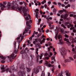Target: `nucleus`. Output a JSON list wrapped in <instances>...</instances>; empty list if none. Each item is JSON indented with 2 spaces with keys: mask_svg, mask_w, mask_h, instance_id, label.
Listing matches in <instances>:
<instances>
[{
  "mask_svg": "<svg viewBox=\"0 0 76 76\" xmlns=\"http://www.w3.org/2000/svg\"><path fill=\"white\" fill-rule=\"evenodd\" d=\"M31 23H32V20H30L29 21H26V27L25 29V31L23 32V34H20L19 35V37L16 38V40H19V39H20V38H21L20 42H21V41L23 39V38L24 37L23 35H24L25 34L27 33L28 31H29V29L31 28V25L30 24Z\"/></svg>",
  "mask_w": 76,
  "mask_h": 76,
  "instance_id": "f257e3e1",
  "label": "nucleus"
},
{
  "mask_svg": "<svg viewBox=\"0 0 76 76\" xmlns=\"http://www.w3.org/2000/svg\"><path fill=\"white\" fill-rule=\"evenodd\" d=\"M22 11L23 12L24 16H26V17H25L26 20H29V19H31L30 15L29 14L28 15V14H27V12H29V8H28V7L26 6L24 7L23 8Z\"/></svg>",
  "mask_w": 76,
  "mask_h": 76,
  "instance_id": "f03ea898",
  "label": "nucleus"
},
{
  "mask_svg": "<svg viewBox=\"0 0 76 76\" xmlns=\"http://www.w3.org/2000/svg\"><path fill=\"white\" fill-rule=\"evenodd\" d=\"M11 68L12 69H9V68H7V69H6L4 67V65H2V66L1 67V69L3 70L1 72V73H3V72L6 71L7 73L8 72H9L10 73H12V72L16 71V69H15L14 66H12Z\"/></svg>",
  "mask_w": 76,
  "mask_h": 76,
  "instance_id": "7ed1b4c3",
  "label": "nucleus"
},
{
  "mask_svg": "<svg viewBox=\"0 0 76 76\" xmlns=\"http://www.w3.org/2000/svg\"><path fill=\"white\" fill-rule=\"evenodd\" d=\"M65 25L66 26H67V27L68 28H70V27H71L70 28V30H72L73 29V32L74 33H76V30L75 29V27H73V25L70 24V22H66L65 23Z\"/></svg>",
  "mask_w": 76,
  "mask_h": 76,
  "instance_id": "20e7f679",
  "label": "nucleus"
},
{
  "mask_svg": "<svg viewBox=\"0 0 76 76\" xmlns=\"http://www.w3.org/2000/svg\"><path fill=\"white\" fill-rule=\"evenodd\" d=\"M61 54L64 58H65V56H66V50L64 48H62L60 51Z\"/></svg>",
  "mask_w": 76,
  "mask_h": 76,
  "instance_id": "39448f33",
  "label": "nucleus"
},
{
  "mask_svg": "<svg viewBox=\"0 0 76 76\" xmlns=\"http://www.w3.org/2000/svg\"><path fill=\"white\" fill-rule=\"evenodd\" d=\"M17 56V55H16L15 56V54L13 53L11 54L10 56H8L7 57L8 58L10 59V61H12V60H13L14 58H15V57Z\"/></svg>",
  "mask_w": 76,
  "mask_h": 76,
  "instance_id": "423d86ee",
  "label": "nucleus"
},
{
  "mask_svg": "<svg viewBox=\"0 0 76 76\" xmlns=\"http://www.w3.org/2000/svg\"><path fill=\"white\" fill-rule=\"evenodd\" d=\"M11 8L12 9L16 10V11L18 10L19 11H21V10H22V7H15L13 6H12Z\"/></svg>",
  "mask_w": 76,
  "mask_h": 76,
  "instance_id": "0eeeda50",
  "label": "nucleus"
},
{
  "mask_svg": "<svg viewBox=\"0 0 76 76\" xmlns=\"http://www.w3.org/2000/svg\"><path fill=\"white\" fill-rule=\"evenodd\" d=\"M67 17H68V14H66L65 15H61V18L62 19L64 18V20L66 19L67 20V21H68L69 20V19L67 18Z\"/></svg>",
  "mask_w": 76,
  "mask_h": 76,
  "instance_id": "6e6552de",
  "label": "nucleus"
},
{
  "mask_svg": "<svg viewBox=\"0 0 76 76\" xmlns=\"http://www.w3.org/2000/svg\"><path fill=\"white\" fill-rule=\"evenodd\" d=\"M18 74L19 76H25V72L24 71L22 72L21 71H20Z\"/></svg>",
  "mask_w": 76,
  "mask_h": 76,
  "instance_id": "1a4fd4ad",
  "label": "nucleus"
},
{
  "mask_svg": "<svg viewBox=\"0 0 76 76\" xmlns=\"http://www.w3.org/2000/svg\"><path fill=\"white\" fill-rule=\"evenodd\" d=\"M45 58H44V60H48L49 57H50L51 56H49L47 53H46L44 55Z\"/></svg>",
  "mask_w": 76,
  "mask_h": 76,
  "instance_id": "9d476101",
  "label": "nucleus"
},
{
  "mask_svg": "<svg viewBox=\"0 0 76 76\" xmlns=\"http://www.w3.org/2000/svg\"><path fill=\"white\" fill-rule=\"evenodd\" d=\"M75 39L73 38V37L70 36L69 37V39L70 40H72L71 43L73 44V42H75L76 43V37L75 38Z\"/></svg>",
  "mask_w": 76,
  "mask_h": 76,
  "instance_id": "9b49d317",
  "label": "nucleus"
},
{
  "mask_svg": "<svg viewBox=\"0 0 76 76\" xmlns=\"http://www.w3.org/2000/svg\"><path fill=\"white\" fill-rule=\"evenodd\" d=\"M56 29L57 30V31H56V35L55 36V38L56 40H57V38L58 37V32L59 31V28L57 27H56Z\"/></svg>",
  "mask_w": 76,
  "mask_h": 76,
  "instance_id": "f8f14e48",
  "label": "nucleus"
},
{
  "mask_svg": "<svg viewBox=\"0 0 76 76\" xmlns=\"http://www.w3.org/2000/svg\"><path fill=\"white\" fill-rule=\"evenodd\" d=\"M64 41H66V44H68V45L69 46H70V45H71V43H70V42H69V40H68V39H67L66 38H65L64 39Z\"/></svg>",
  "mask_w": 76,
  "mask_h": 76,
  "instance_id": "ddd939ff",
  "label": "nucleus"
},
{
  "mask_svg": "<svg viewBox=\"0 0 76 76\" xmlns=\"http://www.w3.org/2000/svg\"><path fill=\"white\" fill-rule=\"evenodd\" d=\"M39 67H37V68H34L33 69V72H34V73H36L37 74V73H38V72H39V69H38V68Z\"/></svg>",
  "mask_w": 76,
  "mask_h": 76,
  "instance_id": "4468645a",
  "label": "nucleus"
},
{
  "mask_svg": "<svg viewBox=\"0 0 76 76\" xmlns=\"http://www.w3.org/2000/svg\"><path fill=\"white\" fill-rule=\"evenodd\" d=\"M45 64L49 67H54V65H52L50 64V62H48L47 61H46Z\"/></svg>",
  "mask_w": 76,
  "mask_h": 76,
  "instance_id": "2eb2a0df",
  "label": "nucleus"
},
{
  "mask_svg": "<svg viewBox=\"0 0 76 76\" xmlns=\"http://www.w3.org/2000/svg\"><path fill=\"white\" fill-rule=\"evenodd\" d=\"M39 10H38V9H36L35 11V12L36 13L35 16L36 18H37V19H38V15H39Z\"/></svg>",
  "mask_w": 76,
  "mask_h": 76,
  "instance_id": "dca6fc26",
  "label": "nucleus"
},
{
  "mask_svg": "<svg viewBox=\"0 0 76 76\" xmlns=\"http://www.w3.org/2000/svg\"><path fill=\"white\" fill-rule=\"evenodd\" d=\"M14 53H15V54H17V53H18V50H16V42H14Z\"/></svg>",
  "mask_w": 76,
  "mask_h": 76,
  "instance_id": "f3484780",
  "label": "nucleus"
},
{
  "mask_svg": "<svg viewBox=\"0 0 76 76\" xmlns=\"http://www.w3.org/2000/svg\"><path fill=\"white\" fill-rule=\"evenodd\" d=\"M47 20H48V21H47V23H49V26H50V27H51V24H53V23L51 22H50V20L49 19V18H46Z\"/></svg>",
  "mask_w": 76,
  "mask_h": 76,
  "instance_id": "a211bd4d",
  "label": "nucleus"
},
{
  "mask_svg": "<svg viewBox=\"0 0 76 76\" xmlns=\"http://www.w3.org/2000/svg\"><path fill=\"white\" fill-rule=\"evenodd\" d=\"M0 7H1V10H4V8H6V6L2 3L0 4Z\"/></svg>",
  "mask_w": 76,
  "mask_h": 76,
  "instance_id": "6ab92c4d",
  "label": "nucleus"
},
{
  "mask_svg": "<svg viewBox=\"0 0 76 76\" xmlns=\"http://www.w3.org/2000/svg\"><path fill=\"white\" fill-rule=\"evenodd\" d=\"M0 58H2V60L1 61V63H5V59H6V58L3 56H0Z\"/></svg>",
  "mask_w": 76,
  "mask_h": 76,
  "instance_id": "aec40b11",
  "label": "nucleus"
},
{
  "mask_svg": "<svg viewBox=\"0 0 76 76\" xmlns=\"http://www.w3.org/2000/svg\"><path fill=\"white\" fill-rule=\"evenodd\" d=\"M12 4V3L10 2H8L7 8L8 10L11 9V5Z\"/></svg>",
  "mask_w": 76,
  "mask_h": 76,
  "instance_id": "412c9836",
  "label": "nucleus"
},
{
  "mask_svg": "<svg viewBox=\"0 0 76 76\" xmlns=\"http://www.w3.org/2000/svg\"><path fill=\"white\" fill-rule=\"evenodd\" d=\"M65 72L66 73V75L67 76H70L71 75V74L70 73L69 74V70H66L65 71Z\"/></svg>",
  "mask_w": 76,
  "mask_h": 76,
  "instance_id": "4be33fe9",
  "label": "nucleus"
},
{
  "mask_svg": "<svg viewBox=\"0 0 76 76\" xmlns=\"http://www.w3.org/2000/svg\"><path fill=\"white\" fill-rule=\"evenodd\" d=\"M59 42L58 43V44H60V45L64 44V42H63L62 39H59Z\"/></svg>",
  "mask_w": 76,
  "mask_h": 76,
  "instance_id": "5701e85b",
  "label": "nucleus"
},
{
  "mask_svg": "<svg viewBox=\"0 0 76 76\" xmlns=\"http://www.w3.org/2000/svg\"><path fill=\"white\" fill-rule=\"evenodd\" d=\"M33 64H34V62L32 61H31V62H29L28 63V65L29 66H31L33 65Z\"/></svg>",
  "mask_w": 76,
  "mask_h": 76,
  "instance_id": "b1692460",
  "label": "nucleus"
},
{
  "mask_svg": "<svg viewBox=\"0 0 76 76\" xmlns=\"http://www.w3.org/2000/svg\"><path fill=\"white\" fill-rule=\"evenodd\" d=\"M45 40H46V39H45L43 38V40L41 41H41L39 42H40V44H42L43 42H45Z\"/></svg>",
  "mask_w": 76,
  "mask_h": 76,
  "instance_id": "393cba45",
  "label": "nucleus"
},
{
  "mask_svg": "<svg viewBox=\"0 0 76 76\" xmlns=\"http://www.w3.org/2000/svg\"><path fill=\"white\" fill-rule=\"evenodd\" d=\"M41 41V39H35V41L36 42H38V41L39 42H40Z\"/></svg>",
  "mask_w": 76,
  "mask_h": 76,
  "instance_id": "a878e982",
  "label": "nucleus"
},
{
  "mask_svg": "<svg viewBox=\"0 0 76 76\" xmlns=\"http://www.w3.org/2000/svg\"><path fill=\"white\" fill-rule=\"evenodd\" d=\"M70 17H74L75 19H76V15H74L73 14H70L69 15Z\"/></svg>",
  "mask_w": 76,
  "mask_h": 76,
  "instance_id": "bb28decb",
  "label": "nucleus"
},
{
  "mask_svg": "<svg viewBox=\"0 0 76 76\" xmlns=\"http://www.w3.org/2000/svg\"><path fill=\"white\" fill-rule=\"evenodd\" d=\"M64 12H66V10H61L59 11V12L60 14H61L62 13Z\"/></svg>",
  "mask_w": 76,
  "mask_h": 76,
  "instance_id": "cd10ccee",
  "label": "nucleus"
},
{
  "mask_svg": "<svg viewBox=\"0 0 76 76\" xmlns=\"http://www.w3.org/2000/svg\"><path fill=\"white\" fill-rule=\"evenodd\" d=\"M20 69H23V70H25V68H24V64H23L21 65V66L20 67Z\"/></svg>",
  "mask_w": 76,
  "mask_h": 76,
  "instance_id": "c85d7f7f",
  "label": "nucleus"
},
{
  "mask_svg": "<svg viewBox=\"0 0 76 76\" xmlns=\"http://www.w3.org/2000/svg\"><path fill=\"white\" fill-rule=\"evenodd\" d=\"M34 36H35V34L33 33V35L31 37L29 38V39L31 41H32V37H34Z\"/></svg>",
  "mask_w": 76,
  "mask_h": 76,
  "instance_id": "c756f323",
  "label": "nucleus"
},
{
  "mask_svg": "<svg viewBox=\"0 0 76 76\" xmlns=\"http://www.w3.org/2000/svg\"><path fill=\"white\" fill-rule=\"evenodd\" d=\"M64 63H66L67 62H70V60L69 59H65L64 61Z\"/></svg>",
  "mask_w": 76,
  "mask_h": 76,
  "instance_id": "7c9ffc66",
  "label": "nucleus"
},
{
  "mask_svg": "<svg viewBox=\"0 0 76 76\" xmlns=\"http://www.w3.org/2000/svg\"><path fill=\"white\" fill-rule=\"evenodd\" d=\"M56 12H57V10L56 9L54 8L53 10V13L56 14Z\"/></svg>",
  "mask_w": 76,
  "mask_h": 76,
  "instance_id": "2f4dec72",
  "label": "nucleus"
},
{
  "mask_svg": "<svg viewBox=\"0 0 76 76\" xmlns=\"http://www.w3.org/2000/svg\"><path fill=\"white\" fill-rule=\"evenodd\" d=\"M37 1H37V0H34V3H35V5H36V6H38V4L37 3H37Z\"/></svg>",
  "mask_w": 76,
  "mask_h": 76,
  "instance_id": "473e14b6",
  "label": "nucleus"
},
{
  "mask_svg": "<svg viewBox=\"0 0 76 76\" xmlns=\"http://www.w3.org/2000/svg\"><path fill=\"white\" fill-rule=\"evenodd\" d=\"M27 72L28 73V72H31V68H27Z\"/></svg>",
  "mask_w": 76,
  "mask_h": 76,
  "instance_id": "72a5a7b5",
  "label": "nucleus"
},
{
  "mask_svg": "<svg viewBox=\"0 0 76 76\" xmlns=\"http://www.w3.org/2000/svg\"><path fill=\"white\" fill-rule=\"evenodd\" d=\"M62 38V36H61V35H58V38L59 39H60V38Z\"/></svg>",
  "mask_w": 76,
  "mask_h": 76,
  "instance_id": "f704fd0d",
  "label": "nucleus"
},
{
  "mask_svg": "<svg viewBox=\"0 0 76 76\" xmlns=\"http://www.w3.org/2000/svg\"><path fill=\"white\" fill-rule=\"evenodd\" d=\"M39 50V49L38 48H36V54L37 55L38 54V51Z\"/></svg>",
  "mask_w": 76,
  "mask_h": 76,
  "instance_id": "c9c22d12",
  "label": "nucleus"
},
{
  "mask_svg": "<svg viewBox=\"0 0 76 76\" xmlns=\"http://www.w3.org/2000/svg\"><path fill=\"white\" fill-rule=\"evenodd\" d=\"M30 57L31 58V60H33L34 59V56L33 55H31Z\"/></svg>",
  "mask_w": 76,
  "mask_h": 76,
  "instance_id": "e433bc0d",
  "label": "nucleus"
},
{
  "mask_svg": "<svg viewBox=\"0 0 76 76\" xmlns=\"http://www.w3.org/2000/svg\"><path fill=\"white\" fill-rule=\"evenodd\" d=\"M61 26H62V27H63L64 28V29H66V26H64V24H62L61 25Z\"/></svg>",
  "mask_w": 76,
  "mask_h": 76,
  "instance_id": "4c0bfd02",
  "label": "nucleus"
},
{
  "mask_svg": "<svg viewBox=\"0 0 76 76\" xmlns=\"http://www.w3.org/2000/svg\"><path fill=\"white\" fill-rule=\"evenodd\" d=\"M39 55L37 56V57L36 61L37 62H38V60H39Z\"/></svg>",
  "mask_w": 76,
  "mask_h": 76,
  "instance_id": "58836bf2",
  "label": "nucleus"
},
{
  "mask_svg": "<svg viewBox=\"0 0 76 76\" xmlns=\"http://www.w3.org/2000/svg\"><path fill=\"white\" fill-rule=\"evenodd\" d=\"M51 60H53L54 61H55L56 62V59H55V57H52L51 58Z\"/></svg>",
  "mask_w": 76,
  "mask_h": 76,
  "instance_id": "ea45409f",
  "label": "nucleus"
},
{
  "mask_svg": "<svg viewBox=\"0 0 76 76\" xmlns=\"http://www.w3.org/2000/svg\"><path fill=\"white\" fill-rule=\"evenodd\" d=\"M46 3V0H44L43 1H42V4H44V3Z\"/></svg>",
  "mask_w": 76,
  "mask_h": 76,
  "instance_id": "a19ab883",
  "label": "nucleus"
},
{
  "mask_svg": "<svg viewBox=\"0 0 76 76\" xmlns=\"http://www.w3.org/2000/svg\"><path fill=\"white\" fill-rule=\"evenodd\" d=\"M42 18H44V17L45 18H47V16L46 15H42Z\"/></svg>",
  "mask_w": 76,
  "mask_h": 76,
  "instance_id": "79ce46f5",
  "label": "nucleus"
},
{
  "mask_svg": "<svg viewBox=\"0 0 76 76\" xmlns=\"http://www.w3.org/2000/svg\"><path fill=\"white\" fill-rule=\"evenodd\" d=\"M37 3H38V6H40L41 5V3H40L39 2V1H37Z\"/></svg>",
  "mask_w": 76,
  "mask_h": 76,
  "instance_id": "37998d69",
  "label": "nucleus"
},
{
  "mask_svg": "<svg viewBox=\"0 0 76 76\" xmlns=\"http://www.w3.org/2000/svg\"><path fill=\"white\" fill-rule=\"evenodd\" d=\"M61 32H62V33H63V32H64V29H60Z\"/></svg>",
  "mask_w": 76,
  "mask_h": 76,
  "instance_id": "c03bdc74",
  "label": "nucleus"
},
{
  "mask_svg": "<svg viewBox=\"0 0 76 76\" xmlns=\"http://www.w3.org/2000/svg\"><path fill=\"white\" fill-rule=\"evenodd\" d=\"M64 36L66 38H69V36L66 34H65Z\"/></svg>",
  "mask_w": 76,
  "mask_h": 76,
  "instance_id": "a18cd8bd",
  "label": "nucleus"
},
{
  "mask_svg": "<svg viewBox=\"0 0 76 76\" xmlns=\"http://www.w3.org/2000/svg\"><path fill=\"white\" fill-rule=\"evenodd\" d=\"M58 73V71L57 70L56 71V72H55V75H57V73Z\"/></svg>",
  "mask_w": 76,
  "mask_h": 76,
  "instance_id": "49530a36",
  "label": "nucleus"
},
{
  "mask_svg": "<svg viewBox=\"0 0 76 76\" xmlns=\"http://www.w3.org/2000/svg\"><path fill=\"white\" fill-rule=\"evenodd\" d=\"M58 76H63V75H62V72H61V73H59Z\"/></svg>",
  "mask_w": 76,
  "mask_h": 76,
  "instance_id": "de8ad7c7",
  "label": "nucleus"
},
{
  "mask_svg": "<svg viewBox=\"0 0 76 76\" xmlns=\"http://www.w3.org/2000/svg\"><path fill=\"white\" fill-rule=\"evenodd\" d=\"M43 55L42 54H41V55L39 57L40 59H42V57Z\"/></svg>",
  "mask_w": 76,
  "mask_h": 76,
  "instance_id": "09e8293b",
  "label": "nucleus"
},
{
  "mask_svg": "<svg viewBox=\"0 0 76 76\" xmlns=\"http://www.w3.org/2000/svg\"><path fill=\"white\" fill-rule=\"evenodd\" d=\"M69 59H70V60H72V61H73L74 60L71 57H69Z\"/></svg>",
  "mask_w": 76,
  "mask_h": 76,
  "instance_id": "8fccbe9b",
  "label": "nucleus"
},
{
  "mask_svg": "<svg viewBox=\"0 0 76 76\" xmlns=\"http://www.w3.org/2000/svg\"><path fill=\"white\" fill-rule=\"evenodd\" d=\"M41 33H40L39 34H38L37 35V37L38 38L39 37H40V36H41Z\"/></svg>",
  "mask_w": 76,
  "mask_h": 76,
  "instance_id": "3c124183",
  "label": "nucleus"
},
{
  "mask_svg": "<svg viewBox=\"0 0 76 76\" xmlns=\"http://www.w3.org/2000/svg\"><path fill=\"white\" fill-rule=\"evenodd\" d=\"M38 47H39V48H41V46L39 45H37Z\"/></svg>",
  "mask_w": 76,
  "mask_h": 76,
  "instance_id": "603ef678",
  "label": "nucleus"
},
{
  "mask_svg": "<svg viewBox=\"0 0 76 76\" xmlns=\"http://www.w3.org/2000/svg\"><path fill=\"white\" fill-rule=\"evenodd\" d=\"M48 45L50 46V45H51V42H49L48 43Z\"/></svg>",
  "mask_w": 76,
  "mask_h": 76,
  "instance_id": "864d4df0",
  "label": "nucleus"
},
{
  "mask_svg": "<svg viewBox=\"0 0 76 76\" xmlns=\"http://www.w3.org/2000/svg\"><path fill=\"white\" fill-rule=\"evenodd\" d=\"M34 33L36 34V35H37L38 34V32H36L35 31H34Z\"/></svg>",
  "mask_w": 76,
  "mask_h": 76,
  "instance_id": "5fc2aeb1",
  "label": "nucleus"
},
{
  "mask_svg": "<svg viewBox=\"0 0 76 76\" xmlns=\"http://www.w3.org/2000/svg\"><path fill=\"white\" fill-rule=\"evenodd\" d=\"M38 31L39 32H41V31L40 28H38Z\"/></svg>",
  "mask_w": 76,
  "mask_h": 76,
  "instance_id": "6e6d98bb",
  "label": "nucleus"
},
{
  "mask_svg": "<svg viewBox=\"0 0 76 76\" xmlns=\"http://www.w3.org/2000/svg\"><path fill=\"white\" fill-rule=\"evenodd\" d=\"M70 2H74L75 1V0H69Z\"/></svg>",
  "mask_w": 76,
  "mask_h": 76,
  "instance_id": "4d7b16f0",
  "label": "nucleus"
},
{
  "mask_svg": "<svg viewBox=\"0 0 76 76\" xmlns=\"http://www.w3.org/2000/svg\"><path fill=\"white\" fill-rule=\"evenodd\" d=\"M43 25H44L43 23L41 24L40 25V27H42V26H43Z\"/></svg>",
  "mask_w": 76,
  "mask_h": 76,
  "instance_id": "13d9d810",
  "label": "nucleus"
},
{
  "mask_svg": "<svg viewBox=\"0 0 76 76\" xmlns=\"http://www.w3.org/2000/svg\"><path fill=\"white\" fill-rule=\"evenodd\" d=\"M38 20V23H40L41 21V19H39Z\"/></svg>",
  "mask_w": 76,
  "mask_h": 76,
  "instance_id": "bf43d9fd",
  "label": "nucleus"
},
{
  "mask_svg": "<svg viewBox=\"0 0 76 76\" xmlns=\"http://www.w3.org/2000/svg\"><path fill=\"white\" fill-rule=\"evenodd\" d=\"M58 69H61V66L60 65H58Z\"/></svg>",
  "mask_w": 76,
  "mask_h": 76,
  "instance_id": "052dcab7",
  "label": "nucleus"
},
{
  "mask_svg": "<svg viewBox=\"0 0 76 76\" xmlns=\"http://www.w3.org/2000/svg\"><path fill=\"white\" fill-rule=\"evenodd\" d=\"M40 13L41 14V15H42L43 12H42L41 11H40Z\"/></svg>",
  "mask_w": 76,
  "mask_h": 76,
  "instance_id": "680f3d73",
  "label": "nucleus"
},
{
  "mask_svg": "<svg viewBox=\"0 0 76 76\" xmlns=\"http://www.w3.org/2000/svg\"><path fill=\"white\" fill-rule=\"evenodd\" d=\"M45 37L44 35H43L41 37L42 38H45Z\"/></svg>",
  "mask_w": 76,
  "mask_h": 76,
  "instance_id": "e2e57ef3",
  "label": "nucleus"
},
{
  "mask_svg": "<svg viewBox=\"0 0 76 76\" xmlns=\"http://www.w3.org/2000/svg\"><path fill=\"white\" fill-rule=\"evenodd\" d=\"M46 32L47 33H48L49 32V30L47 29L46 30Z\"/></svg>",
  "mask_w": 76,
  "mask_h": 76,
  "instance_id": "0e129e2a",
  "label": "nucleus"
},
{
  "mask_svg": "<svg viewBox=\"0 0 76 76\" xmlns=\"http://www.w3.org/2000/svg\"><path fill=\"white\" fill-rule=\"evenodd\" d=\"M48 3L49 4H51V1H49L48 2Z\"/></svg>",
  "mask_w": 76,
  "mask_h": 76,
  "instance_id": "69168bd1",
  "label": "nucleus"
},
{
  "mask_svg": "<svg viewBox=\"0 0 76 76\" xmlns=\"http://www.w3.org/2000/svg\"><path fill=\"white\" fill-rule=\"evenodd\" d=\"M76 56L75 55H74L73 56V58H74V59H76Z\"/></svg>",
  "mask_w": 76,
  "mask_h": 76,
  "instance_id": "338daca9",
  "label": "nucleus"
},
{
  "mask_svg": "<svg viewBox=\"0 0 76 76\" xmlns=\"http://www.w3.org/2000/svg\"><path fill=\"white\" fill-rule=\"evenodd\" d=\"M48 76H50V74L49 72H48Z\"/></svg>",
  "mask_w": 76,
  "mask_h": 76,
  "instance_id": "774afa93",
  "label": "nucleus"
}]
</instances>
